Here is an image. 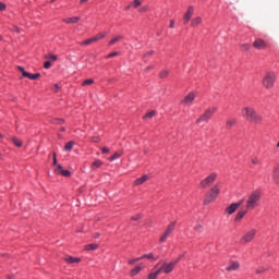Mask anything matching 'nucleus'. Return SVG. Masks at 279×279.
I'll return each mask as SVG.
<instances>
[{"instance_id": "obj_1", "label": "nucleus", "mask_w": 279, "mask_h": 279, "mask_svg": "<svg viewBox=\"0 0 279 279\" xmlns=\"http://www.w3.org/2000/svg\"><path fill=\"white\" fill-rule=\"evenodd\" d=\"M241 114L243 119H246L250 123L258 124L263 121V117H260V114H258L252 107L242 108Z\"/></svg>"}, {"instance_id": "obj_2", "label": "nucleus", "mask_w": 279, "mask_h": 279, "mask_svg": "<svg viewBox=\"0 0 279 279\" xmlns=\"http://www.w3.org/2000/svg\"><path fill=\"white\" fill-rule=\"evenodd\" d=\"M219 193H221V189L219 187V184H215L210 187L208 194L206 195L204 199V205L208 206V204H211V202H215L217 197H219Z\"/></svg>"}, {"instance_id": "obj_3", "label": "nucleus", "mask_w": 279, "mask_h": 279, "mask_svg": "<svg viewBox=\"0 0 279 279\" xmlns=\"http://www.w3.org/2000/svg\"><path fill=\"white\" fill-rule=\"evenodd\" d=\"M180 263V258H177L174 262H163L158 268L159 274H171L175 269V265Z\"/></svg>"}, {"instance_id": "obj_4", "label": "nucleus", "mask_w": 279, "mask_h": 279, "mask_svg": "<svg viewBox=\"0 0 279 279\" xmlns=\"http://www.w3.org/2000/svg\"><path fill=\"white\" fill-rule=\"evenodd\" d=\"M258 202H260V194L258 192H253L248 195L246 201V208L248 210H254L258 206Z\"/></svg>"}, {"instance_id": "obj_5", "label": "nucleus", "mask_w": 279, "mask_h": 279, "mask_svg": "<svg viewBox=\"0 0 279 279\" xmlns=\"http://www.w3.org/2000/svg\"><path fill=\"white\" fill-rule=\"evenodd\" d=\"M217 112V107L208 108L201 117L196 120V125H199V123H208L210 119H213V114Z\"/></svg>"}, {"instance_id": "obj_6", "label": "nucleus", "mask_w": 279, "mask_h": 279, "mask_svg": "<svg viewBox=\"0 0 279 279\" xmlns=\"http://www.w3.org/2000/svg\"><path fill=\"white\" fill-rule=\"evenodd\" d=\"M274 84H276V73L268 72L263 78V86L266 88H274Z\"/></svg>"}, {"instance_id": "obj_7", "label": "nucleus", "mask_w": 279, "mask_h": 279, "mask_svg": "<svg viewBox=\"0 0 279 279\" xmlns=\"http://www.w3.org/2000/svg\"><path fill=\"white\" fill-rule=\"evenodd\" d=\"M216 180H217V172H213L201 182V187L208 189V186H211V184H215Z\"/></svg>"}, {"instance_id": "obj_8", "label": "nucleus", "mask_w": 279, "mask_h": 279, "mask_svg": "<svg viewBox=\"0 0 279 279\" xmlns=\"http://www.w3.org/2000/svg\"><path fill=\"white\" fill-rule=\"evenodd\" d=\"M173 230H175V221H172L168 225L165 233L161 235L160 238V243H165V241H167V239H169V236L171 235V232H173Z\"/></svg>"}, {"instance_id": "obj_9", "label": "nucleus", "mask_w": 279, "mask_h": 279, "mask_svg": "<svg viewBox=\"0 0 279 279\" xmlns=\"http://www.w3.org/2000/svg\"><path fill=\"white\" fill-rule=\"evenodd\" d=\"M256 229L248 230L241 239L242 243H252L254 241V238L256 236Z\"/></svg>"}, {"instance_id": "obj_10", "label": "nucleus", "mask_w": 279, "mask_h": 279, "mask_svg": "<svg viewBox=\"0 0 279 279\" xmlns=\"http://www.w3.org/2000/svg\"><path fill=\"white\" fill-rule=\"evenodd\" d=\"M107 35L108 34H106V33H100V34L96 35L95 37H92V38L81 43V45L83 47H86L87 45H93V43H97V41L104 39Z\"/></svg>"}, {"instance_id": "obj_11", "label": "nucleus", "mask_w": 279, "mask_h": 279, "mask_svg": "<svg viewBox=\"0 0 279 279\" xmlns=\"http://www.w3.org/2000/svg\"><path fill=\"white\" fill-rule=\"evenodd\" d=\"M193 101H195V93L192 92L184 97L182 104H184L185 106H191L193 105Z\"/></svg>"}, {"instance_id": "obj_12", "label": "nucleus", "mask_w": 279, "mask_h": 279, "mask_svg": "<svg viewBox=\"0 0 279 279\" xmlns=\"http://www.w3.org/2000/svg\"><path fill=\"white\" fill-rule=\"evenodd\" d=\"M54 172L63 175V178H71V171L63 170L62 166L60 165L57 166V168L54 169Z\"/></svg>"}, {"instance_id": "obj_13", "label": "nucleus", "mask_w": 279, "mask_h": 279, "mask_svg": "<svg viewBox=\"0 0 279 279\" xmlns=\"http://www.w3.org/2000/svg\"><path fill=\"white\" fill-rule=\"evenodd\" d=\"M193 12H195V9L193 7H189L187 12L183 17L184 25H189V21H191V17L193 16Z\"/></svg>"}, {"instance_id": "obj_14", "label": "nucleus", "mask_w": 279, "mask_h": 279, "mask_svg": "<svg viewBox=\"0 0 279 279\" xmlns=\"http://www.w3.org/2000/svg\"><path fill=\"white\" fill-rule=\"evenodd\" d=\"M253 47L255 49H267V43H265V40L263 39H256L254 43H253Z\"/></svg>"}, {"instance_id": "obj_15", "label": "nucleus", "mask_w": 279, "mask_h": 279, "mask_svg": "<svg viewBox=\"0 0 279 279\" xmlns=\"http://www.w3.org/2000/svg\"><path fill=\"white\" fill-rule=\"evenodd\" d=\"M147 180H149V174H144L143 177H141L134 181V186H141V185L145 184V182H147Z\"/></svg>"}, {"instance_id": "obj_16", "label": "nucleus", "mask_w": 279, "mask_h": 279, "mask_svg": "<svg viewBox=\"0 0 279 279\" xmlns=\"http://www.w3.org/2000/svg\"><path fill=\"white\" fill-rule=\"evenodd\" d=\"M241 264H239V262H231L229 264V266L226 267L227 271H238V269H240Z\"/></svg>"}, {"instance_id": "obj_17", "label": "nucleus", "mask_w": 279, "mask_h": 279, "mask_svg": "<svg viewBox=\"0 0 279 279\" xmlns=\"http://www.w3.org/2000/svg\"><path fill=\"white\" fill-rule=\"evenodd\" d=\"M63 260L65 263H68V265H73V263H82V259L80 257H73V256H69L66 255Z\"/></svg>"}, {"instance_id": "obj_18", "label": "nucleus", "mask_w": 279, "mask_h": 279, "mask_svg": "<svg viewBox=\"0 0 279 279\" xmlns=\"http://www.w3.org/2000/svg\"><path fill=\"white\" fill-rule=\"evenodd\" d=\"M239 208V205L232 203L229 207H227L225 210L227 215H234L236 213V209Z\"/></svg>"}, {"instance_id": "obj_19", "label": "nucleus", "mask_w": 279, "mask_h": 279, "mask_svg": "<svg viewBox=\"0 0 279 279\" xmlns=\"http://www.w3.org/2000/svg\"><path fill=\"white\" fill-rule=\"evenodd\" d=\"M63 23H66L68 25L80 23V16L63 19Z\"/></svg>"}, {"instance_id": "obj_20", "label": "nucleus", "mask_w": 279, "mask_h": 279, "mask_svg": "<svg viewBox=\"0 0 279 279\" xmlns=\"http://www.w3.org/2000/svg\"><path fill=\"white\" fill-rule=\"evenodd\" d=\"M272 180H274V182H276L277 184H279V167H278V166H276V167L274 168Z\"/></svg>"}, {"instance_id": "obj_21", "label": "nucleus", "mask_w": 279, "mask_h": 279, "mask_svg": "<svg viewBox=\"0 0 279 279\" xmlns=\"http://www.w3.org/2000/svg\"><path fill=\"white\" fill-rule=\"evenodd\" d=\"M123 36L122 35H117L109 41V47H112L113 45H117L119 40H122Z\"/></svg>"}, {"instance_id": "obj_22", "label": "nucleus", "mask_w": 279, "mask_h": 279, "mask_svg": "<svg viewBox=\"0 0 279 279\" xmlns=\"http://www.w3.org/2000/svg\"><path fill=\"white\" fill-rule=\"evenodd\" d=\"M197 25H202V17L201 16L194 17L191 22L192 27H197Z\"/></svg>"}, {"instance_id": "obj_23", "label": "nucleus", "mask_w": 279, "mask_h": 279, "mask_svg": "<svg viewBox=\"0 0 279 279\" xmlns=\"http://www.w3.org/2000/svg\"><path fill=\"white\" fill-rule=\"evenodd\" d=\"M245 215H247V210H241L236 214L234 221H241V219H243V217H245Z\"/></svg>"}, {"instance_id": "obj_24", "label": "nucleus", "mask_w": 279, "mask_h": 279, "mask_svg": "<svg viewBox=\"0 0 279 279\" xmlns=\"http://www.w3.org/2000/svg\"><path fill=\"white\" fill-rule=\"evenodd\" d=\"M101 165H104V162L101 160L97 159L92 163V169L95 171V170L99 169V167H101Z\"/></svg>"}, {"instance_id": "obj_25", "label": "nucleus", "mask_w": 279, "mask_h": 279, "mask_svg": "<svg viewBox=\"0 0 279 279\" xmlns=\"http://www.w3.org/2000/svg\"><path fill=\"white\" fill-rule=\"evenodd\" d=\"M24 75L28 80H38V77H40V73L32 74V73L28 72L27 74H24Z\"/></svg>"}, {"instance_id": "obj_26", "label": "nucleus", "mask_w": 279, "mask_h": 279, "mask_svg": "<svg viewBox=\"0 0 279 279\" xmlns=\"http://www.w3.org/2000/svg\"><path fill=\"white\" fill-rule=\"evenodd\" d=\"M143 266H136L134 269L131 270V276L134 277L141 272Z\"/></svg>"}, {"instance_id": "obj_27", "label": "nucleus", "mask_w": 279, "mask_h": 279, "mask_svg": "<svg viewBox=\"0 0 279 279\" xmlns=\"http://www.w3.org/2000/svg\"><path fill=\"white\" fill-rule=\"evenodd\" d=\"M12 143L15 147H23V142L16 137H12Z\"/></svg>"}, {"instance_id": "obj_28", "label": "nucleus", "mask_w": 279, "mask_h": 279, "mask_svg": "<svg viewBox=\"0 0 279 279\" xmlns=\"http://www.w3.org/2000/svg\"><path fill=\"white\" fill-rule=\"evenodd\" d=\"M121 156H123L122 151L114 153L113 156H111L109 158V160L112 162V160H117V159L121 158Z\"/></svg>"}, {"instance_id": "obj_29", "label": "nucleus", "mask_w": 279, "mask_h": 279, "mask_svg": "<svg viewBox=\"0 0 279 279\" xmlns=\"http://www.w3.org/2000/svg\"><path fill=\"white\" fill-rule=\"evenodd\" d=\"M74 145H75V142H68L64 147L65 151H71V149H73Z\"/></svg>"}, {"instance_id": "obj_30", "label": "nucleus", "mask_w": 279, "mask_h": 279, "mask_svg": "<svg viewBox=\"0 0 279 279\" xmlns=\"http://www.w3.org/2000/svg\"><path fill=\"white\" fill-rule=\"evenodd\" d=\"M93 84H95V80H93V78H87V80H85V81L82 83V86H90V85H93Z\"/></svg>"}, {"instance_id": "obj_31", "label": "nucleus", "mask_w": 279, "mask_h": 279, "mask_svg": "<svg viewBox=\"0 0 279 279\" xmlns=\"http://www.w3.org/2000/svg\"><path fill=\"white\" fill-rule=\"evenodd\" d=\"M234 123H236V120H234V119H229V120H227L226 128H227L228 130H230V128H232V125H234Z\"/></svg>"}, {"instance_id": "obj_32", "label": "nucleus", "mask_w": 279, "mask_h": 279, "mask_svg": "<svg viewBox=\"0 0 279 279\" xmlns=\"http://www.w3.org/2000/svg\"><path fill=\"white\" fill-rule=\"evenodd\" d=\"M158 276H160V272H158V269L155 271V272H150L148 275V278L147 279H157Z\"/></svg>"}, {"instance_id": "obj_33", "label": "nucleus", "mask_w": 279, "mask_h": 279, "mask_svg": "<svg viewBox=\"0 0 279 279\" xmlns=\"http://www.w3.org/2000/svg\"><path fill=\"white\" fill-rule=\"evenodd\" d=\"M194 230H195V232H197L198 234H202V232H204V226H202V225H196V226L194 227Z\"/></svg>"}, {"instance_id": "obj_34", "label": "nucleus", "mask_w": 279, "mask_h": 279, "mask_svg": "<svg viewBox=\"0 0 279 279\" xmlns=\"http://www.w3.org/2000/svg\"><path fill=\"white\" fill-rule=\"evenodd\" d=\"M131 5L133 8H141V5H143V2H141V0H133V2L131 3Z\"/></svg>"}, {"instance_id": "obj_35", "label": "nucleus", "mask_w": 279, "mask_h": 279, "mask_svg": "<svg viewBox=\"0 0 279 279\" xmlns=\"http://www.w3.org/2000/svg\"><path fill=\"white\" fill-rule=\"evenodd\" d=\"M99 247V244H88L85 246V250L90 251V250H97Z\"/></svg>"}, {"instance_id": "obj_36", "label": "nucleus", "mask_w": 279, "mask_h": 279, "mask_svg": "<svg viewBox=\"0 0 279 279\" xmlns=\"http://www.w3.org/2000/svg\"><path fill=\"white\" fill-rule=\"evenodd\" d=\"M153 117H156V111H149L144 116V119H153Z\"/></svg>"}, {"instance_id": "obj_37", "label": "nucleus", "mask_w": 279, "mask_h": 279, "mask_svg": "<svg viewBox=\"0 0 279 279\" xmlns=\"http://www.w3.org/2000/svg\"><path fill=\"white\" fill-rule=\"evenodd\" d=\"M169 76V71L167 70H162L159 74V77H161V80H165V77Z\"/></svg>"}, {"instance_id": "obj_38", "label": "nucleus", "mask_w": 279, "mask_h": 279, "mask_svg": "<svg viewBox=\"0 0 279 279\" xmlns=\"http://www.w3.org/2000/svg\"><path fill=\"white\" fill-rule=\"evenodd\" d=\"M45 58L46 60H51L52 62H56V60H58V56L56 54H48Z\"/></svg>"}, {"instance_id": "obj_39", "label": "nucleus", "mask_w": 279, "mask_h": 279, "mask_svg": "<svg viewBox=\"0 0 279 279\" xmlns=\"http://www.w3.org/2000/svg\"><path fill=\"white\" fill-rule=\"evenodd\" d=\"M240 47L242 51H250V44H241Z\"/></svg>"}, {"instance_id": "obj_40", "label": "nucleus", "mask_w": 279, "mask_h": 279, "mask_svg": "<svg viewBox=\"0 0 279 279\" xmlns=\"http://www.w3.org/2000/svg\"><path fill=\"white\" fill-rule=\"evenodd\" d=\"M17 70L22 73V77H25V74L28 73L27 71H25V68H23L21 65L17 66Z\"/></svg>"}, {"instance_id": "obj_41", "label": "nucleus", "mask_w": 279, "mask_h": 279, "mask_svg": "<svg viewBox=\"0 0 279 279\" xmlns=\"http://www.w3.org/2000/svg\"><path fill=\"white\" fill-rule=\"evenodd\" d=\"M138 260H143V257H137L129 260V265H134L135 263H138Z\"/></svg>"}, {"instance_id": "obj_42", "label": "nucleus", "mask_w": 279, "mask_h": 279, "mask_svg": "<svg viewBox=\"0 0 279 279\" xmlns=\"http://www.w3.org/2000/svg\"><path fill=\"white\" fill-rule=\"evenodd\" d=\"M267 270H268V268L260 267V268L256 269V274H265V271H267Z\"/></svg>"}, {"instance_id": "obj_43", "label": "nucleus", "mask_w": 279, "mask_h": 279, "mask_svg": "<svg viewBox=\"0 0 279 279\" xmlns=\"http://www.w3.org/2000/svg\"><path fill=\"white\" fill-rule=\"evenodd\" d=\"M44 69H51V61H46L44 63Z\"/></svg>"}, {"instance_id": "obj_44", "label": "nucleus", "mask_w": 279, "mask_h": 279, "mask_svg": "<svg viewBox=\"0 0 279 279\" xmlns=\"http://www.w3.org/2000/svg\"><path fill=\"white\" fill-rule=\"evenodd\" d=\"M141 258H154V253L145 254Z\"/></svg>"}, {"instance_id": "obj_45", "label": "nucleus", "mask_w": 279, "mask_h": 279, "mask_svg": "<svg viewBox=\"0 0 279 279\" xmlns=\"http://www.w3.org/2000/svg\"><path fill=\"white\" fill-rule=\"evenodd\" d=\"M260 162V160H258V157H254L253 159H252V163L253 165H258Z\"/></svg>"}, {"instance_id": "obj_46", "label": "nucleus", "mask_w": 279, "mask_h": 279, "mask_svg": "<svg viewBox=\"0 0 279 279\" xmlns=\"http://www.w3.org/2000/svg\"><path fill=\"white\" fill-rule=\"evenodd\" d=\"M52 123H59V124H61V123H64V120H62V119H53V120H52Z\"/></svg>"}, {"instance_id": "obj_47", "label": "nucleus", "mask_w": 279, "mask_h": 279, "mask_svg": "<svg viewBox=\"0 0 279 279\" xmlns=\"http://www.w3.org/2000/svg\"><path fill=\"white\" fill-rule=\"evenodd\" d=\"M150 56H154V50H150L144 54V58H149Z\"/></svg>"}, {"instance_id": "obj_48", "label": "nucleus", "mask_w": 279, "mask_h": 279, "mask_svg": "<svg viewBox=\"0 0 279 279\" xmlns=\"http://www.w3.org/2000/svg\"><path fill=\"white\" fill-rule=\"evenodd\" d=\"M141 214H137L136 216L132 217V221H138V219H141Z\"/></svg>"}, {"instance_id": "obj_49", "label": "nucleus", "mask_w": 279, "mask_h": 279, "mask_svg": "<svg viewBox=\"0 0 279 279\" xmlns=\"http://www.w3.org/2000/svg\"><path fill=\"white\" fill-rule=\"evenodd\" d=\"M117 56H119V52H111L107 56V58H114Z\"/></svg>"}, {"instance_id": "obj_50", "label": "nucleus", "mask_w": 279, "mask_h": 279, "mask_svg": "<svg viewBox=\"0 0 279 279\" xmlns=\"http://www.w3.org/2000/svg\"><path fill=\"white\" fill-rule=\"evenodd\" d=\"M5 10V3L0 2V12H3Z\"/></svg>"}, {"instance_id": "obj_51", "label": "nucleus", "mask_w": 279, "mask_h": 279, "mask_svg": "<svg viewBox=\"0 0 279 279\" xmlns=\"http://www.w3.org/2000/svg\"><path fill=\"white\" fill-rule=\"evenodd\" d=\"M100 138L97 136L92 137L93 143H99Z\"/></svg>"}, {"instance_id": "obj_52", "label": "nucleus", "mask_w": 279, "mask_h": 279, "mask_svg": "<svg viewBox=\"0 0 279 279\" xmlns=\"http://www.w3.org/2000/svg\"><path fill=\"white\" fill-rule=\"evenodd\" d=\"M52 165L56 167L58 165V160L56 159V153H53V162Z\"/></svg>"}, {"instance_id": "obj_53", "label": "nucleus", "mask_w": 279, "mask_h": 279, "mask_svg": "<svg viewBox=\"0 0 279 279\" xmlns=\"http://www.w3.org/2000/svg\"><path fill=\"white\" fill-rule=\"evenodd\" d=\"M243 202H245V199H241L239 203H234L235 206H238V208L243 204Z\"/></svg>"}, {"instance_id": "obj_54", "label": "nucleus", "mask_w": 279, "mask_h": 279, "mask_svg": "<svg viewBox=\"0 0 279 279\" xmlns=\"http://www.w3.org/2000/svg\"><path fill=\"white\" fill-rule=\"evenodd\" d=\"M110 149H108L107 147L102 148V154H109Z\"/></svg>"}, {"instance_id": "obj_55", "label": "nucleus", "mask_w": 279, "mask_h": 279, "mask_svg": "<svg viewBox=\"0 0 279 279\" xmlns=\"http://www.w3.org/2000/svg\"><path fill=\"white\" fill-rule=\"evenodd\" d=\"M151 69H154V65H149V66H147V68H145V70L144 71H151Z\"/></svg>"}, {"instance_id": "obj_56", "label": "nucleus", "mask_w": 279, "mask_h": 279, "mask_svg": "<svg viewBox=\"0 0 279 279\" xmlns=\"http://www.w3.org/2000/svg\"><path fill=\"white\" fill-rule=\"evenodd\" d=\"M173 27H174V22H173V20H171L170 21V29H173Z\"/></svg>"}, {"instance_id": "obj_57", "label": "nucleus", "mask_w": 279, "mask_h": 279, "mask_svg": "<svg viewBox=\"0 0 279 279\" xmlns=\"http://www.w3.org/2000/svg\"><path fill=\"white\" fill-rule=\"evenodd\" d=\"M60 89V86L58 84L54 85V90L58 92Z\"/></svg>"}, {"instance_id": "obj_58", "label": "nucleus", "mask_w": 279, "mask_h": 279, "mask_svg": "<svg viewBox=\"0 0 279 279\" xmlns=\"http://www.w3.org/2000/svg\"><path fill=\"white\" fill-rule=\"evenodd\" d=\"M99 235H100L99 233H95L94 239H99Z\"/></svg>"}, {"instance_id": "obj_59", "label": "nucleus", "mask_w": 279, "mask_h": 279, "mask_svg": "<svg viewBox=\"0 0 279 279\" xmlns=\"http://www.w3.org/2000/svg\"><path fill=\"white\" fill-rule=\"evenodd\" d=\"M140 12H147V9H146V8H142V9L140 10Z\"/></svg>"}, {"instance_id": "obj_60", "label": "nucleus", "mask_w": 279, "mask_h": 279, "mask_svg": "<svg viewBox=\"0 0 279 279\" xmlns=\"http://www.w3.org/2000/svg\"><path fill=\"white\" fill-rule=\"evenodd\" d=\"M130 8H132V4H129L128 7H125V10H130Z\"/></svg>"}, {"instance_id": "obj_61", "label": "nucleus", "mask_w": 279, "mask_h": 279, "mask_svg": "<svg viewBox=\"0 0 279 279\" xmlns=\"http://www.w3.org/2000/svg\"><path fill=\"white\" fill-rule=\"evenodd\" d=\"M88 0H81L80 3H86Z\"/></svg>"}, {"instance_id": "obj_62", "label": "nucleus", "mask_w": 279, "mask_h": 279, "mask_svg": "<svg viewBox=\"0 0 279 279\" xmlns=\"http://www.w3.org/2000/svg\"><path fill=\"white\" fill-rule=\"evenodd\" d=\"M182 258H184V255H181V256L179 257L180 260H182Z\"/></svg>"}, {"instance_id": "obj_63", "label": "nucleus", "mask_w": 279, "mask_h": 279, "mask_svg": "<svg viewBox=\"0 0 279 279\" xmlns=\"http://www.w3.org/2000/svg\"><path fill=\"white\" fill-rule=\"evenodd\" d=\"M14 29H15V32H19V27H15Z\"/></svg>"}, {"instance_id": "obj_64", "label": "nucleus", "mask_w": 279, "mask_h": 279, "mask_svg": "<svg viewBox=\"0 0 279 279\" xmlns=\"http://www.w3.org/2000/svg\"><path fill=\"white\" fill-rule=\"evenodd\" d=\"M0 138H3V134L0 133Z\"/></svg>"}]
</instances>
